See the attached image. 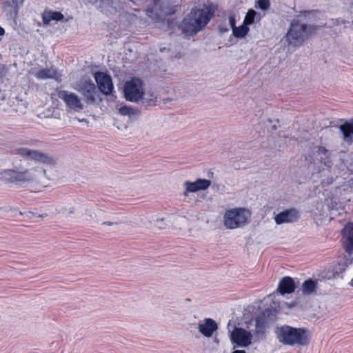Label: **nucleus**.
<instances>
[{"mask_svg":"<svg viewBox=\"0 0 353 353\" xmlns=\"http://www.w3.org/2000/svg\"><path fill=\"white\" fill-rule=\"evenodd\" d=\"M332 183V180L331 179L330 181H327V183Z\"/></svg>","mask_w":353,"mask_h":353,"instance_id":"35","label":"nucleus"},{"mask_svg":"<svg viewBox=\"0 0 353 353\" xmlns=\"http://www.w3.org/2000/svg\"><path fill=\"white\" fill-rule=\"evenodd\" d=\"M63 19V14L58 11H46L42 14L43 22L45 24H49L52 21H61Z\"/></svg>","mask_w":353,"mask_h":353,"instance_id":"21","label":"nucleus"},{"mask_svg":"<svg viewBox=\"0 0 353 353\" xmlns=\"http://www.w3.org/2000/svg\"><path fill=\"white\" fill-rule=\"evenodd\" d=\"M34 77L41 80L52 79L57 81H61V75L57 70L53 67L50 68H43L34 73Z\"/></svg>","mask_w":353,"mask_h":353,"instance_id":"17","label":"nucleus"},{"mask_svg":"<svg viewBox=\"0 0 353 353\" xmlns=\"http://www.w3.org/2000/svg\"><path fill=\"white\" fill-rule=\"evenodd\" d=\"M212 16L213 12L206 6L192 9L183 19L182 25L183 32L190 35L196 34L208 23Z\"/></svg>","mask_w":353,"mask_h":353,"instance_id":"1","label":"nucleus"},{"mask_svg":"<svg viewBox=\"0 0 353 353\" xmlns=\"http://www.w3.org/2000/svg\"><path fill=\"white\" fill-rule=\"evenodd\" d=\"M27 144L32 145H34V141H31L30 143H27Z\"/></svg>","mask_w":353,"mask_h":353,"instance_id":"33","label":"nucleus"},{"mask_svg":"<svg viewBox=\"0 0 353 353\" xmlns=\"http://www.w3.org/2000/svg\"><path fill=\"white\" fill-rule=\"evenodd\" d=\"M229 336L233 349L246 348L252 343L253 334L245 328L235 327Z\"/></svg>","mask_w":353,"mask_h":353,"instance_id":"6","label":"nucleus"},{"mask_svg":"<svg viewBox=\"0 0 353 353\" xmlns=\"http://www.w3.org/2000/svg\"><path fill=\"white\" fill-rule=\"evenodd\" d=\"M211 185V181L205 179H198L195 181H186L183 183L185 190L183 195L188 196V194L194 193L199 190H205Z\"/></svg>","mask_w":353,"mask_h":353,"instance_id":"13","label":"nucleus"},{"mask_svg":"<svg viewBox=\"0 0 353 353\" xmlns=\"http://www.w3.org/2000/svg\"><path fill=\"white\" fill-rule=\"evenodd\" d=\"M317 13H318V12H316V11H308V12L305 11V12H304V15H305V17H310V15H312V16H315Z\"/></svg>","mask_w":353,"mask_h":353,"instance_id":"28","label":"nucleus"},{"mask_svg":"<svg viewBox=\"0 0 353 353\" xmlns=\"http://www.w3.org/2000/svg\"><path fill=\"white\" fill-rule=\"evenodd\" d=\"M94 77L99 90L105 95L110 94L114 88L111 77L103 72H95Z\"/></svg>","mask_w":353,"mask_h":353,"instance_id":"12","label":"nucleus"},{"mask_svg":"<svg viewBox=\"0 0 353 353\" xmlns=\"http://www.w3.org/2000/svg\"><path fill=\"white\" fill-rule=\"evenodd\" d=\"M199 331L205 337H211L218 329L216 321L212 319L206 318L199 323Z\"/></svg>","mask_w":353,"mask_h":353,"instance_id":"16","label":"nucleus"},{"mask_svg":"<svg viewBox=\"0 0 353 353\" xmlns=\"http://www.w3.org/2000/svg\"><path fill=\"white\" fill-rule=\"evenodd\" d=\"M119 112L121 115H130L133 114V110L132 108L128 105L121 106L119 109Z\"/></svg>","mask_w":353,"mask_h":353,"instance_id":"26","label":"nucleus"},{"mask_svg":"<svg viewBox=\"0 0 353 353\" xmlns=\"http://www.w3.org/2000/svg\"><path fill=\"white\" fill-rule=\"evenodd\" d=\"M250 216V212L243 208L228 210L224 214V225L229 229H234L246 223Z\"/></svg>","mask_w":353,"mask_h":353,"instance_id":"5","label":"nucleus"},{"mask_svg":"<svg viewBox=\"0 0 353 353\" xmlns=\"http://www.w3.org/2000/svg\"><path fill=\"white\" fill-rule=\"evenodd\" d=\"M342 234L343 247L350 256L353 252V223L347 224L343 230Z\"/></svg>","mask_w":353,"mask_h":353,"instance_id":"15","label":"nucleus"},{"mask_svg":"<svg viewBox=\"0 0 353 353\" xmlns=\"http://www.w3.org/2000/svg\"><path fill=\"white\" fill-rule=\"evenodd\" d=\"M351 285L353 286V278L351 280Z\"/></svg>","mask_w":353,"mask_h":353,"instance_id":"34","label":"nucleus"},{"mask_svg":"<svg viewBox=\"0 0 353 353\" xmlns=\"http://www.w3.org/2000/svg\"><path fill=\"white\" fill-rule=\"evenodd\" d=\"M57 96L65 103L68 109L75 112H80L83 109L84 105L81 99L75 93L62 90L58 91Z\"/></svg>","mask_w":353,"mask_h":353,"instance_id":"9","label":"nucleus"},{"mask_svg":"<svg viewBox=\"0 0 353 353\" xmlns=\"http://www.w3.org/2000/svg\"><path fill=\"white\" fill-rule=\"evenodd\" d=\"M157 101V95L155 92L151 90L145 92V89L143 90L141 100H140L139 103L144 105H154Z\"/></svg>","mask_w":353,"mask_h":353,"instance_id":"20","label":"nucleus"},{"mask_svg":"<svg viewBox=\"0 0 353 353\" xmlns=\"http://www.w3.org/2000/svg\"><path fill=\"white\" fill-rule=\"evenodd\" d=\"M299 212L296 209H288L279 213L274 220L276 224L292 223L296 221L299 218Z\"/></svg>","mask_w":353,"mask_h":353,"instance_id":"14","label":"nucleus"},{"mask_svg":"<svg viewBox=\"0 0 353 353\" xmlns=\"http://www.w3.org/2000/svg\"><path fill=\"white\" fill-rule=\"evenodd\" d=\"M228 21H229V23L232 28V29L233 30L234 27H236L235 26V18H234V16L233 14H230L229 17H228Z\"/></svg>","mask_w":353,"mask_h":353,"instance_id":"27","label":"nucleus"},{"mask_svg":"<svg viewBox=\"0 0 353 353\" xmlns=\"http://www.w3.org/2000/svg\"><path fill=\"white\" fill-rule=\"evenodd\" d=\"M12 153L19 156L20 157L34 161L35 162L47 164H51L53 163V159L47 154L38 150H31L28 148L19 147L14 148L12 150Z\"/></svg>","mask_w":353,"mask_h":353,"instance_id":"8","label":"nucleus"},{"mask_svg":"<svg viewBox=\"0 0 353 353\" xmlns=\"http://www.w3.org/2000/svg\"><path fill=\"white\" fill-rule=\"evenodd\" d=\"M103 224L108 225H113L112 222H104Z\"/></svg>","mask_w":353,"mask_h":353,"instance_id":"32","label":"nucleus"},{"mask_svg":"<svg viewBox=\"0 0 353 353\" xmlns=\"http://www.w3.org/2000/svg\"><path fill=\"white\" fill-rule=\"evenodd\" d=\"M255 16H256V12L252 9L249 10L244 18L243 23L245 25H246L247 26L248 25L252 24L254 22Z\"/></svg>","mask_w":353,"mask_h":353,"instance_id":"24","label":"nucleus"},{"mask_svg":"<svg viewBox=\"0 0 353 353\" xmlns=\"http://www.w3.org/2000/svg\"><path fill=\"white\" fill-rule=\"evenodd\" d=\"M296 288L294 280L290 276L283 277L279 283L278 292L284 295L292 293Z\"/></svg>","mask_w":353,"mask_h":353,"instance_id":"18","label":"nucleus"},{"mask_svg":"<svg viewBox=\"0 0 353 353\" xmlns=\"http://www.w3.org/2000/svg\"><path fill=\"white\" fill-rule=\"evenodd\" d=\"M340 131L343 136V140L346 142L353 141V121H345L339 127Z\"/></svg>","mask_w":353,"mask_h":353,"instance_id":"19","label":"nucleus"},{"mask_svg":"<svg viewBox=\"0 0 353 353\" xmlns=\"http://www.w3.org/2000/svg\"><path fill=\"white\" fill-rule=\"evenodd\" d=\"M305 159L307 161L314 164L323 163V165L327 169L330 168L332 166L331 161L328 159L329 152L327 150L322 146H315L312 148Z\"/></svg>","mask_w":353,"mask_h":353,"instance_id":"10","label":"nucleus"},{"mask_svg":"<svg viewBox=\"0 0 353 353\" xmlns=\"http://www.w3.org/2000/svg\"><path fill=\"white\" fill-rule=\"evenodd\" d=\"M234 350L232 353H246L245 350H236L234 349Z\"/></svg>","mask_w":353,"mask_h":353,"instance_id":"29","label":"nucleus"},{"mask_svg":"<svg viewBox=\"0 0 353 353\" xmlns=\"http://www.w3.org/2000/svg\"><path fill=\"white\" fill-rule=\"evenodd\" d=\"M316 288V283L311 279L306 280L302 284V292L304 294L314 293Z\"/></svg>","mask_w":353,"mask_h":353,"instance_id":"22","label":"nucleus"},{"mask_svg":"<svg viewBox=\"0 0 353 353\" xmlns=\"http://www.w3.org/2000/svg\"><path fill=\"white\" fill-rule=\"evenodd\" d=\"M144 90L143 82L138 78H132L127 81L123 87L125 98L127 101L139 103Z\"/></svg>","mask_w":353,"mask_h":353,"instance_id":"7","label":"nucleus"},{"mask_svg":"<svg viewBox=\"0 0 353 353\" xmlns=\"http://www.w3.org/2000/svg\"><path fill=\"white\" fill-rule=\"evenodd\" d=\"M275 334L279 341L285 345H305L308 343L305 330L289 325L276 327Z\"/></svg>","mask_w":353,"mask_h":353,"instance_id":"3","label":"nucleus"},{"mask_svg":"<svg viewBox=\"0 0 353 353\" xmlns=\"http://www.w3.org/2000/svg\"><path fill=\"white\" fill-rule=\"evenodd\" d=\"M73 88L80 92L88 103H93L96 101L97 90L92 80L81 81Z\"/></svg>","mask_w":353,"mask_h":353,"instance_id":"11","label":"nucleus"},{"mask_svg":"<svg viewBox=\"0 0 353 353\" xmlns=\"http://www.w3.org/2000/svg\"><path fill=\"white\" fill-rule=\"evenodd\" d=\"M316 30L315 26L302 23L294 19L290 23L285 39L289 46L299 48L314 34Z\"/></svg>","mask_w":353,"mask_h":353,"instance_id":"2","label":"nucleus"},{"mask_svg":"<svg viewBox=\"0 0 353 353\" xmlns=\"http://www.w3.org/2000/svg\"><path fill=\"white\" fill-rule=\"evenodd\" d=\"M249 32V28L243 23L239 27H234L232 30V34L236 38H243Z\"/></svg>","mask_w":353,"mask_h":353,"instance_id":"23","label":"nucleus"},{"mask_svg":"<svg viewBox=\"0 0 353 353\" xmlns=\"http://www.w3.org/2000/svg\"><path fill=\"white\" fill-rule=\"evenodd\" d=\"M220 31H221V32H225L228 31V28H220Z\"/></svg>","mask_w":353,"mask_h":353,"instance_id":"31","label":"nucleus"},{"mask_svg":"<svg viewBox=\"0 0 353 353\" xmlns=\"http://www.w3.org/2000/svg\"><path fill=\"white\" fill-rule=\"evenodd\" d=\"M4 33H5L4 29L0 26V36L3 35Z\"/></svg>","mask_w":353,"mask_h":353,"instance_id":"30","label":"nucleus"},{"mask_svg":"<svg viewBox=\"0 0 353 353\" xmlns=\"http://www.w3.org/2000/svg\"><path fill=\"white\" fill-rule=\"evenodd\" d=\"M256 7L263 10H268L270 7V0H258Z\"/></svg>","mask_w":353,"mask_h":353,"instance_id":"25","label":"nucleus"},{"mask_svg":"<svg viewBox=\"0 0 353 353\" xmlns=\"http://www.w3.org/2000/svg\"><path fill=\"white\" fill-rule=\"evenodd\" d=\"M37 176L32 173V170H23L19 171L17 170L8 169L0 171V181L8 183H23L29 182Z\"/></svg>","mask_w":353,"mask_h":353,"instance_id":"4","label":"nucleus"}]
</instances>
